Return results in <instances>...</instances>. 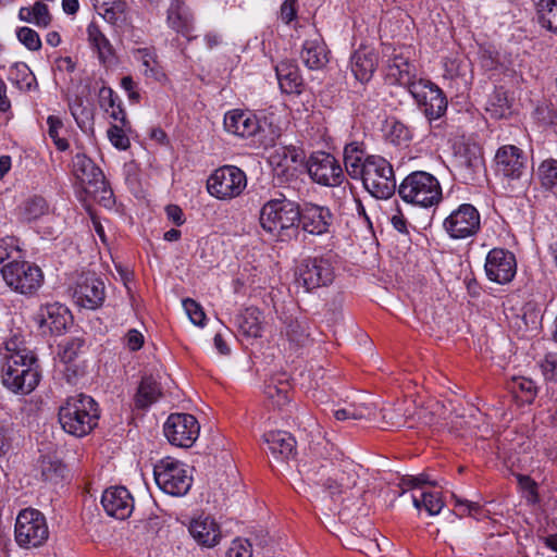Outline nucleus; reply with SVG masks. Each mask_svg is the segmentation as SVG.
<instances>
[{
    "label": "nucleus",
    "instance_id": "f257e3e1",
    "mask_svg": "<svg viewBox=\"0 0 557 557\" xmlns=\"http://www.w3.org/2000/svg\"><path fill=\"white\" fill-rule=\"evenodd\" d=\"M1 381L9 391L27 395L32 393L40 381L39 367L34 352L21 347L17 338L5 343Z\"/></svg>",
    "mask_w": 557,
    "mask_h": 557
},
{
    "label": "nucleus",
    "instance_id": "f03ea898",
    "mask_svg": "<svg viewBox=\"0 0 557 557\" xmlns=\"http://www.w3.org/2000/svg\"><path fill=\"white\" fill-rule=\"evenodd\" d=\"M356 468L351 461L335 465L311 458L299 465V473L309 484L321 485L334 496L356 486L358 481Z\"/></svg>",
    "mask_w": 557,
    "mask_h": 557
},
{
    "label": "nucleus",
    "instance_id": "7ed1b4c3",
    "mask_svg": "<svg viewBox=\"0 0 557 557\" xmlns=\"http://www.w3.org/2000/svg\"><path fill=\"white\" fill-rule=\"evenodd\" d=\"M100 418L98 404L85 394H77L66 398L59 408V422L62 429L76 437L89 434Z\"/></svg>",
    "mask_w": 557,
    "mask_h": 557
},
{
    "label": "nucleus",
    "instance_id": "20e7f679",
    "mask_svg": "<svg viewBox=\"0 0 557 557\" xmlns=\"http://www.w3.org/2000/svg\"><path fill=\"white\" fill-rule=\"evenodd\" d=\"M398 195L406 203L425 209L438 206L443 198L438 180L424 171L408 174L398 187Z\"/></svg>",
    "mask_w": 557,
    "mask_h": 557
},
{
    "label": "nucleus",
    "instance_id": "39448f33",
    "mask_svg": "<svg viewBox=\"0 0 557 557\" xmlns=\"http://www.w3.org/2000/svg\"><path fill=\"white\" fill-rule=\"evenodd\" d=\"M154 481L158 487L171 496L181 497L188 493L193 476L188 467L172 457H164L153 467Z\"/></svg>",
    "mask_w": 557,
    "mask_h": 557
},
{
    "label": "nucleus",
    "instance_id": "423d86ee",
    "mask_svg": "<svg viewBox=\"0 0 557 557\" xmlns=\"http://www.w3.org/2000/svg\"><path fill=\"white\" fill-rule=\"evenodd\" d=\"M49 537L47 519L42 512L35 508L22 509L14 525V539L22 548H37L42 546Z\"/></svg>",
    "mask_w": 557,
    "mask_h": 557
},
{
    "label": "nucleus",
    "instance_id": "0eeeda50",
    "mask_svg": "<svg viewBox=\"0 0 557 557\" xmlns=\"http://www.w3.org/2000/svg\"><path fill=\"white\" fill-rule=\"evenodd\" d=\"M364 188L376 199L389 198L396 188L394 171L389 162L380 156H368L364 175L359 177Z\"/></svg>",
    "mask_w": 557,
    "mask_h": 557
},
{
    "label": "nucleus",
    "instance_id": "6e6552de",
    "mask_svg": "<svg viewBox=\"0 0 557 557\" xmlns=\"http://www.w3.org/2000/svg\"><path fill=\"white\" fill-rule=\"evenodd\" d=\"M5 284L22 295L34 294L42 283L41 269L27 261L14 259L1 268Z\"/></svg>",
    "mask_w": 557,
    "mask_h": 557
},
{
    "label": "nucleus",
    "instance_id": "1a4fd4ad",
    "mask_svg": "<svg viewBox=\"0 0 557 557\" xmlns=\"http://www.w3.org/2000/svg\"><path fill=\"white\" fill-rule=\"evenodd\" d=\"M247 186L245 172L235 165L216 169L207 181L208 193L221 200L238 197Z\"/></svg>",
    "mask_w": 557,
    "mask_h": 557
},
{
    "label": "nucleus",
    "instance_id": "9d476101",
    "mask_svg": "<svg viewBox=\"0 0 557 557\" xmlns=\"http://www.w3.org/2000/svg\"><path fill=\"white\" fill-rule=\"evenodd\" d=\"M334 280V268L329 257L308 258L298 267L296 283L306 292L327 286Z\"/></svg>",
    "mask_w": 557,
    "mask_h": 557
},
{
    "label": "nucleus",
    "instance_id": "9b49d317",
    "mask_svg": "<svg viewBox=\"0 0 557 557\" xmlns=\"http://www.w3.org/2000/svg\"><path fill=\"white\" fill-rule=\"evenodd\" d=\"M200 425L189 413H172L168 417L163 432L170 444L188 448L199 436Z\"/></svg>",
    "mask_w": 557,
    "mask_h": 557
},
{
    "label": "nucleus",
    "instance_id": "f8f14e48",
    "mask_svg": "<svg viewBox=\"0 0 557 557\" xmlns=\"http://www.w3.org/2000/svg\"><path fill=\"white\" fill-rule=\"evenodd\" d=\"M410 95L431 122L442 117L447 110V99L443 90L429 79L420 78Z\"/></svg>",
    "mask_w": 557,
    "mask_h": 557
},
{
    "label": "nucleus",
    "instance_id": "ddd939ff",
    "mask_svg": "<svg viewBox=\"0 0 557 557\" xmlns=\"http://www.w3.org/2000/svg\"><path fill=\"white\" fill-rule=\"evenodd\" d=\"M306 166L312 181L323 186H338L345 178L341 164L327 152L312 153Z\"/></svg>",
    "mask_w": 557,
    "mask_h": 557
},
{
    "label": "nucleus",
    "instance_id": "4468645a",
    "mask_svg": "<svg viewBox=\"0 0 557 557\" xmlns=\"http://www.w3.org/2000/svg\"><path fill=\"white\" fill-rule=\"evenodd\" d=\"M484 270L487 278L497 284L510 283L517 273L516 256L504 248H493L488 251Z\"/></svg>",
    "mask_w": 557,
    "mask_h": 557
},
{
    "label": "nucleus",
    "instance_id": "2eb2a0df",
    "mask_svg": "<svg viewBox=\"0 0 557 557\" xmlns=\"http://www.w3.org/2000/svg\"><path fill=\"white\" fill-rule=\"evenodd\" d=\"M494 161L496 174L508 183L519 181L527 168V157L524 152L513 145L499 147Z\"/></svg>",
    "mask_w": 557,
    "mask_h": 557
},
{
    "label": "nucleus",
    "instance_id": "dca6fc26",
    "mask_svg": "<svg viewBox=\"0 0 557 557\" xmlns=\"http://www.w3.org/2000/svg\"><path fill=\"white\" fill-rule=\"evenodd\" d=\"M454 166L465 182L473 181L484 168L482 149L474 143H462L456 148Z\"/></svg>",
    "mask_w": 557,
    "mask_h": 557
},
{
    "label": "nucleus",
    "instance_id": "f3484780",
    "mask_svg": "<svg viewBox=\"0 0 557 557\" xmlns=\"http://www.w3.org/2000/svg\"><path fill=\"white\" fill-rule=\"evenodd\" d=\"M74 298L81 307L86 309L95 310L99 308L106 298L103 281L94 273L82 274L74 288Z\"/></svg>",
    "mask_w": 557,
    "mask_h": 557
},
{
    "label": "nucleus",
    "instance_id": "a211bd4d",
    "mask_svg": "<svg viewBox=\"0 0 557 557\" xmlns=\"http://www.w3.org/2000/svg\"><path fill=\"white\" fill-rule=\"evenodd\" d=\"M34 319L42 333L60 335L65 331L71 314L66 307L54 302L41 306Z\"/></svg>",
    "mask_w": 557,
    "mask_h": 557
},
{
    "label": "nucleus",
    "instance_id": "6ab92c4d",
    "mask_svg": "<svg viewBox=\"0 0 557 557\" xmlns=\"http://www.w3.org/2000/svg\"><path fill=\"white\" fill-rule=\"evenodd\" d=\"M104 511L116 519L124 520L134 510V498L124 486H112L107 488L101 497Z\"/></svg>",
    "mask_w": 557,
    "mask_h": 557
},
{
    "label": "nucleus",
    "instance_id": "aec40b11",
    "mask_svg": "<svg viewBox=\"0 0 557 557\" xmlns=\"http://www.w3.org/2000/svg\"><path fill=\"white\" fill-rule=\"evenodd\" d=\"M223 125L227 133L242 138L252 137L260 129L258 117L252 112L240 109L227 111Z\"/></svg>",
    "mask_w": 557,
    "mask_h": 557
},
{
    "label": "nucleus",
    "instance_id": "412c9836",
    "mask_svg": "<svg viewBox=\"0 0 557 557\" xmlns=\"http://www.w3.org/2000/svg\"><path fill=\"white\" fill-rule=\"evenodd\" d=\"M444 227L453 238H466L480 228L479 211H451L444 220Z\"/></svg>",
    "mask_w": 557,
    "mask_h": 557
},
{
    "label": "nucleus",
    "instance_id": "4be33fe9",
    "mask_svg": "<svg viewBox=\"0 0 557 557\" xmlns=\"http://www.w3.org/2000/svg\"><path fill=\"white\" fill-rule=\"evenodd\" d=\"M166 22L170 28L191 39L194 30V16L190 10L181 0H172L168 9Z\"/></svg>",
    "mask_w": 557,
    "mask_h": 557
},
{
    "label": "nucleus",
    "instance_id": "5701e85b",
    "mask_svg": "<svg viewBox=\"0 0 557 557\" xmlns=\"http://www.w3.org/2000/svg\"><path fill=\"white\" fill-rule=\"evenodd\" d=\"M189 533L199 545L205 547H213L221 540L219 525L209 517L194 519L189 525Z\"/></svg>",
    "mask_w": 557,
    "mask_h": 557
},
{
    "label": "nucleus",
    "instance_id": "b1692460",
    "mask_svg": "<svg viewBox=\"0 0 557 557\" xmlns=\"http://www.w3.org/2000/svg\"><path fill=\"white\" fill-rule=\"evenodd\" d=\"M73 172L82 184L90 187L103 185L104 175L102 171L85 153H76L73 158Z\"/></svg>",
    "mask_w": 557,
    "mask_h": 557
},
{
    "label": "nucleus",
    "instance_id": "393cba45",
    "mask_svg": "<svg viewBox=\"0 0 557 557\" xmlns=\"http://www.w3.org/2000/svg\"><path fill=\"white\" fill-rule=\"evenodd\" d=\"M85 341L81 337H74L66 341L60 346L59 356L61 361L66 364L64 373L67 382L72 383L73 379L82 373V369L75 363L76 359L83 351Z\"/></svg>",
    "mask_w": 557,
    "mask_h": 557
},
{
    "label": "nucleus",
    "instance_id": "a878e982",
    "mask_svg": "<svg viewBox=\"0 0 557 557\" xmlns=\"http://www.w3.org/2000/svg\"><path fill=\"white\" fill-rule=\"evenodd\" d=\"M300 58L310 70H320L329 62V51L325 42L319 36L305 40Z\"/></svg>",
    "mask_w": 557,
    "mask_h": 557
},
{
    "label": "nucleus",
    "instance_id": "bb28decb",
    "mask_svg": "<svg viewBox=\"0 0 557 557\" xmlns=\"http://www.w3.org/2000/svg\"><path fill=\"white\" fill-rule=\"evenodd\" d=\"M377 65V54L371 49H359L351 57V71L363 83L370 81Z\"/></svg>",
    "mask_w": 557,
    "mask_h": 557
},
{
    "label": "nucleus",
    "instance_id": "cd10ccee",
    "mask_svg": "<svg viewBox=\"0 0 557 557\" xmlns=\"http://www.w3.org/2000/svg\"><path fill=\"white\" fill-rule=\"evenodd\" d=\"M368 156L363 145L359 143H349L344 148V164L348 175L354 180H359L364 175L366 161Z\"/></svg>",
    "mask_w": 557,
    "mask_h": 557
},
{
    "label": "nucleus",
    "instance_id": "c85d7f7f",
    "mask_svg": "<svg viewBox=\"0 0 557 557\" xmlns=\"http://www.w3.org/2000/svg\"><path fill=\"white\" fill-rule=\"evenodd\" d=\"M271 454L278 459H289L295 454L296 441L287 432L272 431L264 434Z\"/></svg>",
    "mask_w": 557,
    "mask_h": 557
},
{
    "label": "nucleus",
    "instance_id": "c756f323",
    "mask_svg": "<svg viewBox=\"0 0 557 557\" xmlns=\"http://www.w3.org/2000/svg\"><path fill=\"white\" fill-rule=\"evenodd\" d=\"M280 88L285 94H300L302 78L298 66L289 61H283L275 67Z\"/></svg>",
    "mask_w": 557,
    "mask_h": 557
},
{
    "label": "nucleus",
    "instance_id": "7c9ffc66",
    "mask_svg": "<svg viewBox=\"0 0 557 557\" xmlns=\"http://www.w3.org/2000/svg\"><path fill=\"white\" fill-rule=\"evenodd\" d=\"M388 75L411 92L413 85H418L420 78H417L416 67L407 59L395 57L389 66Z\"/></svg>",
    "mask_w": 557,
    "mask_h": 557
},
{
    "label": "nucleus",
    "instance_id": "2f4dec72",
    "mask_svg": "<svg viewBox=\"0 0 557 557\" xmlns=\"http://www.w3.org/2000/svg\"><path fill=\"white\" fill-rule=\"evenodd\" d=\"M237 325L242 335L257 338L262 332V313L257 308H247L237 317Z\"/></svg>",
    "mask_w": 557,
    "mask_h": 557
},
{
    "label": "nucleus",
    "instance_id": "473e14b6",
    "mask_svg": "<svg viewBox=\"0 0 557 557\" xmlns=\"http://www.w3.org/2000/svg\"><path fill=\"white\" fill-rule=\"evenodd\" d=\"M162 396L159 383L152 376H144L135 395V405L147 408Z\"/></svg>",
    "mask_w": 557,
    "mask_h": 557
},
{
    "label": "nucleus",
    "instance_id": "72a5a7b5",
    "mask_svg": "<svg viewBox=\"0 0 557 557\" xmlns=\"http://www.w3.org/2000/svg\"><path fill=\"white\" fill-rule=\"evenodd\" d=\"M290 385L286 379L272 377L265 383L264 395L277 408H283L289 403Z\"/></svg>",
    "mask_w": 557,
    "mask_h": 557
},
{
    "label": "nucleus",
    "instance_id": "f704fd0d",
    "mask_svg": "<svg viewBox=\"0 0 557 557\" xmlns=\"http://www.w3.org/2000/svg\"><path fill=\"white\" fill-rule=\"evenodd\" d=\"M331 211H301L300 225L310 234H323L327 231Z\"/></svg>",
    "mask_w": 557,
    "mask_h": 557
},
{
    "label": "nucleus",
    "instance_id": "c9c22d12",
    "mask_svg": "<svg viewBox=\"0 0 557 557\" xmlns=\"http://www.w3.org/2000/svg\"><path fill=\"white\" fill-rule=\"evenodd\" d=\"M304 159V151L292 145L276 148L271 156V162L276 166L284 168V171H287L290 166L302 164Z\"/></svg>",
    "mask_w": 557,
    "mask_h": 557
},
{
    "label": "nucleus",
    "instance_id": "e433bc0d",
    "mask_svg": "<svg viewBox=\"0 0 557 557\" xmlns=\"http://www.w3.org/2000/svg\"><path fill=\"white\" fill-rule=\"evenodd\" d=\"M536 12L540 26L557 36V0H539Z\"/></svg>",
    "mask_w": 557,
    "mask_h": 557
},
{
    "label": "nucleus",
    "instance_id": "4c0bfd02",
    "mask_svg": "<svg viewBox=\"0 0 557 557\" xmlns=\"http://www.w3.org/2000/svg\"><path fill=\"white\" fill-rule=\"evenodd\" d=\"M412 503L419 510L424 508L430 516L438 515L444 507V502L437 492H421L420 495L413 494Z\"/></svg>",
    "mask_w": 557,
    "mask_h": 557
},
{
    "label": "nucleus",
    "instance_id": "58836bf2",
    "mask_svg": "<svg viewBox=\"0 0 557 557\" xmlns=\"http://www.w3.org/2000/svg\"><path fill=\"white\" fill-rule=\"evenodd\" d=\"M510 391L520 397L523 403L531 404L537 395V387L533 380L520 376L513 377L510 383Z\"/></svg>",
    "mask_w": 557,
    "mask_h": 557
},
{
    "label": "nucleus",
    "instance_id": "ea45409f",
    "mask_svg": "<svg viewBox=\"0 0 557 557\" xmlns=\"http://www.w3.org/2000/svg\"><path fill=\"white\" fill-rule=\"evenodd\" d=\"M90 194L91 200L85 206V209H92L94 206H99L104 209H110L114 203L113 191L106 187V185L96 186L94 190L86 189Z\"/></svg>",
    "mask_w": 557,
    "mask_h": 557
},
{
    "label": "nucleus",
    "instance_id": "a19ab883",
    "mask_svg": "<svg viewBox=\"0 0 557 557\" xmlns=\"http://www.w3.org/2000/svg\"><path fill=\"white\" fill-rule=\"evenodd\" d=\"M88 37L92 45L97 48L101 60H106L112 55V47L106 36L95 25L88 26Z\"/></svg>",
    "mask_w": 557,
    "mask_h": 557
},
{
    "label": "nucleus",
    "instance_id": "79ce46f5",
    "mask_svg": "<svg viewBox=\"0 0 557 557\" xmlns=\"http://www.w3.org/2000/svg\"><path fill=\"white\" fill-rule=\"evenodd\" d=\"M135 57L138 61L141 62L144 67V74L147 77L159 78L161 75L158 62L156 60L154 54L148 49H138L135 53Z\"/></svg>",
    "mask_w": 557,
    "mask_h": 557
},
{
    "label": "nucleus",
    "instance_id": "37998d69",
    "mask_svg": "<svg viewBox=\"0 0 557 557\" xmlns=\"http://www.w3.org/2000/svg\"><path fill=\"white\" fill-rule=\"evenodd\" d=\"M539 175L543 186L546 188L555 186L557 184V160L543 161L539 168Z\"/></svg>",
    "mask_w": 557,
    "mask_h": 557
},
{
    "label": "nucleus",
    "instance_id": "c03bdc74",
    "mask_svg": "<svg viewBox=\"0 0 557 557\" xmlns=\"http://www.w3.org/2000/svg\"><path fill=\"white\" fill-rule=\"evenodd\" d=\"M286 336L296 346H305L310 341L307 326L298 321H292L286 329Z\"/></svg>",
    "mask_w": 557,
    "mask_h": 557
},
{
    "label": "nucleus",
    "instance_id": "a18cd8bd",
    "mask_svg": "<svg viewBox=\"0 0 557 557\" xmlns=\"http://www.w3.org/2000/svg\"><path fill=\"white\" fill-rule=\"evenodd\" d=\"M281 213L283 211H260V224L262 228L271 234L281 235L282 224H280Z\"/></svg>",
    "mask_w": 557,
    "mask_h": 557
},
{
    "label": "nucleus",
    "instance_id": "49530a36",
    "mask_svg": "<svg viewBox=\"0 0 557 557\" xmlns=\"http://www.w3.org/2000/svg\"><path fill=\"white\" fill-rule=\"evenodd\" d=\"M411 131L401 122L393 121L387 132L388 139L396 144L403 145L411 139Z\"/></svg>",
    "mask_w": 557,
    "mask_h": 557
},
{
    "label": "nucleus",
    "instance_id": "de8ad7c7",
    "mask_svg": "<svg viewBox=\"0 0 557 557\" xmlns=\"http://www.w3.org/2000/svg\"><path fill=\"white\" fill-rule=\"evenodd\" d=\"M16 36L20 42L32 51H37L41 48V40L38 33L29 27L24 26L18 28Z\"/></svg>",
    "mask_w": 557,
    "mask_h": 557
},
{
    "label": "nucleus",
    "instance_id": "09e8293b",
    "mask_svg": "<svg viewBox=\"0 0 557 557\" xmlns=\"http://www.w3.org/2000/svg\"><path fill=\"white\" fill-rule=\"evenodd\" d=\"M368 412L369 410L366 406L356 407L349 405L346 408L334 410L333 416L337 421L360 420L366 418Z\"/></svg>",
    "mask_w": 557,
    "mask_h": 557
},
{
    "label": "nucleus",
    "instance_id": "8fccbe9b",
    "mask_svg": "<svg viewBox=\"0 0 557 557\" xmlns=\"http://www.w3.org/2000/svg\"><path fill=\"white\" fill-rule=\"evenodd\" d=\"M507 110V98L503 92L496 91L494 96L488 100L486 111L490 112L493 117L500 119L505 116Z\"/></svg>",
    "mask_w": 557,
    "mask_h": 557
},
{
    "label": "nucleus",
    "instance_id": "3c124183",
    "mask_svg": "<svg viewBox=\"0 0 557 557\" xmlns=\"http://www.w3.org/2000/svg\"><path fill=\"white\" fill-rule=\"evenodd\" d=\"M125 126L113 124L108 129V137L111 144L120 149V150H126L129 147V139L125 134L124 131Z\"/></svg>",
    "mask_w": 557,
    "mask_h": 557
},
{
    "label": "nucleus",
    "instance_id": "603ef678",
    "mask_svg": "<svg viewBox=\"0 0 557 557\" xmlns=\"http://www.w3.org/2000/svg\"><path fill=\"white\" fill-rule=\"evenodd\" d=\"M52 220H54V215L50 211H41L40 214L34 216L36 231L47 236L54 235L57 230L50 225Z\"/></svg>",
    "mask_w": 557,
    "mask_h": 557
},
{
    "label": "nucleus",
    "instance_id": "864d4df0",
    "mask_svg": "<svg viewBox=\"0 0 557 557\" xmlns=\"http://www.w3.org/2000/svg\"><path fill=\"white\" fill-rule=\"evenodd\" d=\"M33 17L34 24L41 28L48 27L52 20L48 5L40 1L35 2L33 5Z\"/></svg>",
    "mask_w": 557,
    "mask_h": 557
},
{
    "label": "nucleus",
    "instance_id": "5fc2aeb1",
    "mask_svg": "<svg viewBox=\"0 0 557 557\" xmlns=\"http://www.w3.org/2000/svg\"><path fill=\"white\" fill-rule=\"evenodd\" d=\"M16 255L17 258H21V249L17 245V240L13 237L3 238L0 240V263L5 260L14 258Z\"/></svg>",
    "mask_w": 557,
    "mask_h": 557
},
{
    "label": "nucleus",
    "instance_id": "6e6d98bb",
    "mask_svg": "<svg viewBox=\"0 0 557 557\" xmlns=\"http://www.w3.org/2000/svg\"><path fill=\"white\" fill-rule=\"evenodd\" d=\"M183 307L188 314L190 321L195 325L202 326L203 321L206 319V314L201 308V306L196 302L194 299L187 298L183 301Z\"/></svg>",
    "mask_w": 557,
    "mask_h": 557
},
{
    "label": "nucleus",
    "instance_id": "4d7b16f0",
    "mask_svg": "<svg viewBox=\"0 0 557 557\" xmlns=\"http://www.w3.org/2000/svg\"><path fill=\"white\" fill-rule=\"evenodd\" d=\"M534 114L536 120L544 125H553L557 123V109L552 104L537 106Z\"/></svg>",
    "mask_w": 557,
    "mask_h": 557
},
{
    "label": "nucleus",
    "instance_id": "13d9d810",
    "mask_svg": "<svg viewBox=\"0 0 557 557\" xmlns=\"http://www.w3.org/2000/svg\"><path fill=\"white\" fill-rule=\"evenodd\" d=\"M227 557H251V545L248 540L236 539L232 542L226 553Z\"/></svg>",
    "mask_w": 557,
    "mask_h": 557
},
{
    "label": "nucleus",
    "instance_id": "bf43d9fd",
    "mask_svg": "<svg viewBox=\"0 0 557 557\" xmlns=\"http://www.w3.org/2000/svg\"><path fill=\"white\" fill-rule=\"evenodd\" d=\"M541 368L546 379L557 381V352H547L541 361Z\"/></svg>",
    "mask_w": 557,
    "mask_h": 557
},
{
    "label": "nucleus",
    "instance_id": "052dcab7",
    "mask_svg": "<svg viewBox=\"0 0 557 557\" xmlns=\"http://www.w3.org/2000/svg\"><path fill=\"white\" fill-rule=\"evenodd\" d=\"M285 207H290V209H300L299 205H294L290 200L286 198V196L280 191H275V194L268 199L262 209H283Z\"/></svg>",
    "mask_w": 557,
    "mask_h": 557
},
{
    "label": "nucleus",
    "instance_id": "680f3d73",
    "mask_svg": "<svg viewBox=\"0 0 557 557\" xmlns=\"http://www.w3.org/2000/svg\"><path fill=\"white\" fill-rule=\"evenodd\" d=\"M119 101V97L110 87L100 88L99 104L106 112H110V109H114L115 103H117Z\"/></svg>",
    "mask_w": 557,
    "mask_h": 557
},
{
    "label": "nucleus",
    "instance_id": "e2e57ef3",
    "mask_svg": "<svg viewBox=\"0 0 557 557\" xmlns=\"http://www.w3.org/2000/svg\"><path fill=\"white\" fill-rule=\"evenodd\" d=\"M301 211H283L281 213L280 224H282V233L295 225H300Z\"/></svg>",
    "mask_w": 557,
    "mask_h": 557
},
{
    "label": "nucleus",
    "instance_id": "0e129e2a",
    "mask_svg": "<svg viewBox=\"0 0 557 557\" xmlns=\"http://www.w3.org/2000/svg\"><path fill=\"white\" fill-rule=\"evenodd\" d=\"M297 15V0H285L281 5V18L289 24Z\"/></svg>",
    "mask_w": 557,
    "mask_h": 557
},
{
    "label": "nucleus",
    "instance_id": "69168bd1",
    "mask_svg": "<svg viewBox=\"0 0 557 557\" xmlns=\"http://www.w3.org/2000/svg\"><path fill=\"white\" fill-rule=\"evenodd\" d=\"M126 345L133 350H139L144 345V336L140 332L135 329H132L126 334Z\"/></svg>",
    "mask_w": 557,
    "mask_h": 557
},
{
    "label": "nucleus",
    "instance_id": "338daca9",
    "mask_svg": "<svg viewBox=\"0 0 557 557\" xmlns=\"http://www.w3.org/2000/svg\"><path fill=\"white\" fill-rule=\"evenodd\" d=\"M47 124L49 126V136L51 139H57V137H59V131L63 127L61 119L55 115H49L47 119Z\"/></svg>",
    "mask_w": 557,
    "mask_h": 557
},
{
    "label": "nucleus",
    "instance_id": "774afa93",
    "mask_svg": "<svg viewBox=\"0 0 557 557\" xmlns=\"http://www.w3.org/2000/svg\"><path fill=\"white\" fill-rule=\"evenodd\" d=\"M107 113L110 115L112 120H114L115 122H120L122 126L127 125L126 113L121 106V101L115 103L114 109H110V112Z\"/></svg>",
    "mask_w": 557,
    "mask_h": 557
}]
</instances>
